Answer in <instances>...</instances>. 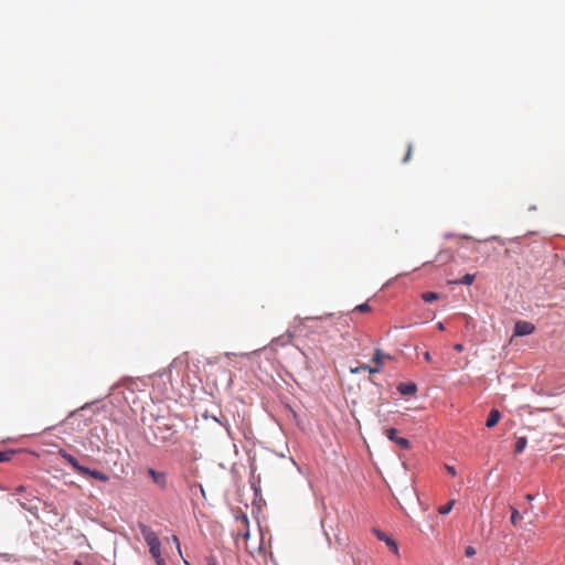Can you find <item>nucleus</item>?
Instances as JSON below:
<instances>
[{"mask_svg": "<svg viewBox=\"0 0 565 565\" xmlns=\"http://www.w3.org/2000/svg\"><path fill=\"white\" fill-rule=\"evenodd\" d=\"M140 533L149 546V553L153 557L157 565H167L161 555V542L152 529L146 524H139Z\"/></svg>", "mask_w": 565, "mask_h": 565, "instance_id": "obj_1", "label": "nucleus"}, {"mask_svg": "<svg viewBox=\"0 0 565 565\" xmlns=\"http://www.w3.org/2000/svg\"><path fill=\"white\" fill-rule=\"evenodd\" d=\"M384 358H390L388 355H385L384 353L381 352V350H375V353H374V356H373V362L375 363V366L372 367L370 365H366V364H363L356 369H352L351 372L352 373H358L360 370H364V371H367L370 373H377L380 372L382 365H383V362L382 360Z\"/></svg>", "mask_w": 565, "mask_h": 565, "instance_id": "obj_2", "label": "nucleus"}, {"mask_svg": "<svg viewBox=\"0 0 565 565\" xmlns=\"http://www.w3.org/2000/svg\"><path fill=\"white\" fill-rule=\"evenodd\" d=\"M147 473L152 479L153 483L160 489L164 490L167 488L168 476L164 471H157L153 468H148Z\"/></svg>", "mask_w": 565, "mask_h": 565, "instance_id": "obj_3", "label": "nucleus"}, {"mask_svg": "<svg viewBox=\"0 0 565 565\" xmlns=\"http://www.w3.org/2000/svg\"><path fill=\"white\" fill-rule=\"evenodd\" d=\"M236 522L238 524V526H237L238 533H237L236 540L242 537V539H244L245 542H247L249 539V530H248L249 522H248L247 516L245 514L239 515L236 518Z\"/></svg>", "mask_w": 565, "mask_h": 565, "instance_id": "obj_4", "label": "nucleus"}, {"mask_svg": "<svg viewBox=\"0 0 565 565\" xmlns=\"http://www.w3.org/2000/svg\"><path fill=\"white\" fill-rule=\"evenodd\" d=\"M535 330V327L533 323L524 320L516 321L514 324V335L515 337H523L532 334Z\"/></svg>", "mask_w": 565, "mask_h": 565, "instance_id": "obj_5", "label": "nucleus"}, {"mask_svg": "<svg viewBox=\"0 0 565 565\" xmlns=\"http://www.w3.org/2000/svg\"><path fill=\"white\" fill-rule=\"evenodd\" d=\"M385 435L386 437L391 440V441H394L396 445H398L401 448L403 449H408L409 448V441L408 439L404 438V437H398L397 436V430L395 428H387L385 430Z\"/></svg>", "mask_w": 565, "mask_h": 565, "instance_id": "obj_6", "label": "nucleus"}, {"mask_svg": "<svg viewBox=\"0 0 565 565\" xmlns=\"http://www.w3.org/2000/svg\"><path fill=\"white\" fill-rule=\"evenodd\" d=\"M58 455H60V456H61V457H62V458H63L67 463H70V465L73 467V469H74L76 472H78L79 475H81V472H82V471H86V470H85V466L79 465V462L77 461V459H76L73 455L68 454L66 450H64V449H60V450H58Z\"/></svg>", "mask_w": 565, "mask_h": 565, "instance_id": "obj_7", "label": "nucleus"}, {"mask_svg": "<svg viewBox=\"0 0 565 565\" xmlns=\"http://www.w3.org/2000/svg\"><path fill=\"white\" fill-rule=\"evenodd\" d=\"M372 532L380 541H383L394 554L398 555V546L393 539L388 537L384 532H382L379 529H373Z\"/></svg>", "mask_w": 565, "mask_h": 565, "instance_id": "obj_8", "label": "nucleus"}, {"mask_svg": "<svg viewBox=\"0 0 565 565\" xmlns=\"http://www.w3.org/2000/svg\"><path fill=\"white\" fill-rule=\"evenodd\" d=\"M19 504L26 511H29L32 514H36L39 507L38 503L34 501V499H30L29 497H23L21 499H18Z\"/></svg>", "mask_w": 565, "mask_h": 565, "instance_id": "obj_9", "label": "nucleus"}, {"mask_svg": "<svg viewBox=\"0 0 565 565\" xmlns=\"http://www.w3.org/2000/svg\"><path fill=\"white\" fill-rule=\"evenodd\" d=\"M85 470L86 471H82L81 475L89 476V477H92L96 480L103 481V482H107L109 480V477L99 470H92L87 467H85Z\"/></svg>", "mask_w": 565, "mask_h": 565, "instance_id": "obj_10", "label": "nucleus"}, {"mask_svg": "<svg viewBox=\"0 0 565 565\" xmlns=\"http://www.w3.org/2000/svg\"><path fill=\"white\" fill-rule=\"evenodd\" d=\"M501 418V414L498 409H491L486 422L488 428L494 427Z\"/></svg>", "mask_w": 565, "mask_h": 565, "instance_id": "obj_11", "label": "nucleus"}, {"mask_svg": "<svg viewBox=\"0 0 565 565\" xmlns=\"http://www.w3.org/2000/svg\"><path fill=\"white\" fill-rule=\"evenodd\" d=\"M476 276L473 274H466L460 279L454 280L452 284H460L470 286L473 284Z\"/></svg>", "mask_w": 565, "mask_h": 565, "instance_id": "obj_12", "label": "nucleus"}, {"mask_svg": "<svg viewBox=\"0 0 565 565\" xmlns=\"http://www.w3.org/2000/svg\"><path fill=\"white\" fill-rule=\"evenodd\" d=\"M399 392L404 395H412L416 392L415 384H401L398 387Z\"/></svg>", "mask_w": 565, "mask_h": 565, "instance_id": "obj_13", "label": "nucleus"}, {"mask_svg": "<svg viewBox=\"0 0 565 565\" xmlns=\"http://www.w3.org/2000/svg\"><path fill=\"white\" fill-rule=\"evenodd\" d=\"M527 440L525 437H519L515 443L514 452L521 454L526 447Z\"/></svg>", "mask_w": 565, "mask_h": 565, "instance_id": "obj_14", "label": "nucleus"}, {"mask_svg": "<svg viewBox=\"0 0 565 565\" xmlns=\"http://www.w3.org/2000/svg\"><path fill=\"white\" fill-rule=\"evenodd\" d=\"M422 299H423L425 302H431V301H434V300L439 299V294L434 292V291L424 292V294L422 295Z\"/></svg>", "mask_w": 565, "mask_h": 565, "instance_id": "obj_15", "label": "nucleus"}, {"mask_svg": "<svg viewBox=\"0 0 565 565\" xmlns=\"http://www.w3.org/2000/svg\"><path fill=\"white\" fill-rule=\"evenodd\" d=\"M510 510H511V518H510V521L511 523L515 526L518 524V522L521 520V514L520 512L518 511V509H515L514 507H510Z\"/></svg>", "mask_w": 565, "mask_h": 565, "instance_id": "obj_16", "label": "nucleus"}, {"mask_svg": "<svg viewBox=\"0 0 565 565\" xmlns=\"http://www.w3.org/2000/svg\"><path fill=\"white\" fill-rule=\"evenodd\" d=\"M454 504H455V500H451L447 504L439 507L438 512L440 514H448L451 511Z\"/></svg>", "mask_w": 565, "mask_h": 565, "instance_id": "obj_17", "label": "nucleus"}, {"mask_svg": "<svg viewBox=\"0 0 565 565\" xmlns=\"http://www.w3.org/2000/svg\"><path fill=\"white\" fill-rule=\"evenodd\" d=\"M13 456H14L13 450L0 451V462H6V461L11 460Z\"/></svg>", "mask_w": 565, "mask_h": 565, "instance_id": "obj_18", "label": "nucleus"}, {"mask_svg": "<svg viewBox=\"0 0 565 565\" xmlns=\"http://www.w3.org/2000/svg\"><path fill=\"white\" fill-rule=\"evenodd\" d=\"M353 311H359L361 313H366V312H370L371 311V307L364 302V303H361V305H358Z\"/></svg>", "mask_w": 565, "mask_h": 565, "instance_id": "obj_19", "label": "nucleus"}, {"mask_svg": "<svg viewBox=\"0 0 565 565\" xmlns=\"http://www.w3.org/2000/svg\"><path fill=\"white\" fill-rule=\"evenodd\" d=\"M186 360H188V356H186V355H184V356H180V358H178V359L173 360V362L171 363V369L179 366V365H180V364H182L183 362H186Z\"/></svg>", "mask_w": 565, "mask_h": 565, "instance_id": "obj_20", "label": "nucleus"}, {"mask_svg": "<svg viewBox=\"0 0 565 565\" xmlns=\"http://www.w3.org/2000/svg\"><path fill=\"white\" fill-rule=\"evenodd\" d=\"M465 555H466L467 557H472V556H475V555H476V550H475V547H472V546H467V547H466V550H465Z\"/></svg>", "mask_w": 565, "mask_h": 565, "instance_id": "obj_21", "label": "nucleus"}, {"mask_svg": "<svg viewBox=\"0 0 565 565\" xmlns=\"http://www.w3.org/2000/svg\"><path fill=\"white\" fill-rule=\"evenodd\" d=\"M412 151H413V147H412V145L409 143V145H408V147H407V152H406V154H405V158L403 159V162H407V161L411 159Z\"/></svg>", "mask_w": 565, "mask_h": 565, "instance_id": "obj_22", "label": "nucleus"}, {"mask_svg": "<svg viewBox=\"0 0 565 565\" xmlns=\"http://www.w3.org/2000/svg\"><path fill=\"white\" fill-rule=\"evenodd\" d=\"M172 541H173V543H175V545H177L178 553L182 556L181 545H180V542H179L178 536H177V535H173V536H172Z\"/></svg>", "mask_w": 565, "mask_h": 565, "instance_id": "obj_23", "label": "nucleus"}, {"mask_svg": "<svg viewBox=\"0 0 565 565\" xmlns=\"http://www.w3.org/2000/svg\"><path fill=\"white\" fill-rule=\"evenodd\" d=\"M206 563H207V565H218V564H217V559H216V557H215V556H213V555H210V556L206 558Z\"/></svg>", "mask_w": 565, "mask_h": 565, "instance_id": "obj_24", "label": "nucleus"}, {"mask_svg": "<svg viewBox=\"0 0 565 565\" xmlns=\"http://www.w3.org/2000/svg\"><path fill=\"white\" fill-rule=\"evenodd\" d=\"M454 349H455L456 351H458V352H461V351L463 350V345H462L461 343H456V344L454 345Z\"/></svg>", "mask_w": 565, "mask_h": 565, "instance_id": "obj_25", "label": "nucleus"}, {"mask_svg": "<svg viewBox=\"0 0 565 565\" xmlns=\"http://www.w3.org/2000/svg\"><path fill=\"white\" fill-rule=\"evenodd\" d=\"M446 469H447L448 473H450L451 476H455V475H456V470H455V468H454V467H451V466H447V467H446Z\"/></svg>", "mask_w": 565, "mask_h": 565, "instance_id": "obj_26", "label": "nucleus"}, {"mask_svg": "<svg viewBox=\"0 0 565 565\" xmlns=\"http://www.w3.org/2000/svg\"><path fill=\"white\" fill-rule=\"evenodd\" d=\"M424 359H425V361H426V362H431V355H430V353H429V352H425V353H424Z\"/></svg>", "mask_w": 565, "mask_h": 565, "instance_id": "obj_27", "label": "nucleus"}, {"mask_svg": "<svg viewBox=\"0 0 565 565\" xmlns=\"http://www.w3.org/2000/svg\"><path fill=\"white\" fill-rule=\"evenodd\" d=\"M25 490V487L24 486H19L17 489H15V494L18 493H21Z\"/></svg>", "mask_w": 565, "mask_h": 565, "instance_id": "obj_28", "label": "nucleus"}, {"mask_svg": "<svg viewBox=\"0 0 565 565\" xmlns=\"http://www.w3.org/2000/svg\"><path fill=\"white\" fill-rule=\"evenodd\" d=\"M437 328H438L439 330H441V331L445 329V327H444L443 322H438V323H437Z\"/></svg>", "mask_w": 565, "mask_h": 565, "instance_id": "obj_29", "label": "nucleus"}, {"mask_svg": "<svg viewBox=\"0 0 565 565\" xmlns=\"http://www.w3.org/2000/svg\"><path fill=\"white\" fill-rule=\"evenodd\" d=\"M525 498H526V500H527V501L533 500V495H532V494H526V497H525Z\"/></svg>", "mask_w": 565, "mask_h": 565, "instance_id": "obj_30", "label": "nucleus"}, {"mask_svg": "<svg viewBox=\"0 0 565 565\" xmlns=\"http://www.w3.org/2000/svg\"><path fill=\"white\" fill-rule=\"evenodd\" d=\"M74 565H82L79 561H75Z\"/></svg>", "mask_w": 565, "mask_h": 565, "instance_id": "obj_31", "label": "nucleus"}, {"mask_svg": "<svg viewBox=\"0 0 565 565\" xmlns=\"http://www.w3.org/2000/svg\"><path fill=\"white\" fill-rule=\"evenodd\" d=\"M166 428L170 430V429L172 428V426H170V425H168V424H167V425H166Z\"/></svg>", "mask_w": 565, "mask_h": 565, "instance_id": "obj_32", "label": "nucleus"}, {"mask_svg": "<svg viewBox=\"0 0 565 565\" xmlns=\"http://www.w3.org/2000/svg\"><path fill=\"white\" fill-rule=\"evenodd\" d=\"M184 564L185 565H191L186 559H184Z\"/></svg>", "mask_w": 565, "mask_h": 565, "instance_id": "obj_33", "label": "nucleus"}]
</instances>
